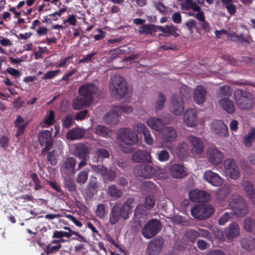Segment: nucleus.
Returning a JSON list of instances; mask_svg holds the SVG:
<instances>
[{
	"label": "nucleus",
	"instance_id": "20e7f679",
	"mask_svg": "<svg viewBox=\"0 0 255 255\" xmlns=\"http://www.w3.org/2000/svg\"><path fill=\"white\" fill-rule=\"evenodd\" d=\"M190 92L189 88L184 85L180 88L179 93L173 95L170 106V110L173 114L176 116L182 114L184 110V100Z\"/></svg>",
	"mask_w": 255,
	"mask_h": 255
},
{
	"label": "nucleus",
	"instance_id": "423d86ee",
	"mask_svg": "<svg viewBox=\"0 0 255 255\" xmlns=\"http://www.w3.org/2000/svg\"><path fill=\"white\" fill-rule=\"evenodd\" d=\"M111 95L117 98L124 97L128 92V87L123 77L119 75L113 76L109 83Z\"/></svg>",
	"mask_w": 255,
	"mask_h": 255
},
{
	"label": "nucleus",
	"instance_id": "6e6d98bb",
	"mask_svg": "<svg viewBox=\"0 0 255 255\" xmlns=\"http://www.w3.org/2000/svg\"><path fill=\"white\" fill-rule=\"evenodd\" d=\"M185 237L191 242H194L198 238V234L197 231L193 230H188L185 234Z\"/></svg>",
	"mask_w": 255,
	"mask_h": 255
},
{
	"label": "nucleus",
	"instance_id": "864d4df0",
	"mask_svg": "<svg viewBox=\"0 0 255 255\" xmlns=\"http://www.w3.org/2000/svg\"><path fill=\"white\" fill-rule=\"evenodd\" d=\"M106 207L104 204H100L97 206L96 214L98 217L103 218L106 214Z\"/></svg>",
	"mask_w": 255,
	"mask_h": 255
},
{
	"label": "nucleus",
	"instance_id": "4468645a",
	"mask_svg": "<svg viewBox=\"0 0 255 255\" xmlns=\"http://www.w3.org/2000/svg\"><path fill=\"white\" fill-rule=\"evenodd\" d=\"M207 158L210 163L218 165L222 163L224 156L222 152L217 148L210 147L207 150Z\"/></svg>",
	"mask_w": 255,
	"mask_h": 255
},
{
	"label": "nucleus",
	"instance_id": "c85d7f7f",
	"mask_svg": "<svg viewBox=\"0 0 255 255\" xmlns=\"http://www.w3.org/2000/svg\"><path fill=\"white\" fill-rule=\"evenodd\" d=\"M99 187V184L97 179L92 176L87 184L86 189V194L90 197H92L94 194H96L97 190Z\"/></svg>",
	"mask_w": 255,
	"mask_h": 255
},
{
	"label": "nucleus",
	"instance_id": "052dcab7",
	"mask_svg": "<svg viewBox=\"0 0 255 255\" xmlns=\"http://www.w3.org/2000/svg\"><path fill=\"white\" fill-rule=\"evenodd\" d=\"M177 30L178 29L173 24L166 25L165 32H167L174 37H177L179 36V34L177 32Z\"/></svg>",
	"mask_w": 255,
	"mask_h": 255
},
{
	"label": "nucleus",
	"instance_id": "5fc2aeb1",
	"mask_svg": "<svg viewBox=\"0 0 255 255\" xmlns=\"http://www.w3.org/2000/svg\"><path fill=\"white\" fill-rule=\"evenodd\" d=\"M133 128L137 132L142 133V134L148 129L145 125L140 122L135 123L133 125Z\"/></svg>",
	"mask_w": 255,
	"mask_h": 255
},
{
	"label": "nucleus",
	"instance_id": "a18cd8bd",
	"mask_svg": "<svg viewBox=\"0 0 255 255\" xmlns=\"http://www.w3.org/2000/svg\"><path fill=\"white\" fill-rule=\"evenodd\" d=\"M108 192L109 194L114 198H120L122 195V191L113 185L108 187Z\"/></svg>",
	"mask_w": 255,
	"mask_h": 255
},
{
	"label": "nucleus",
	"instance_id": "13d9d810",
	"mask_svg": "<svg viewBox=\"0 0 255 255\" xmlns=\"http://www.w3.org/2000/svg\"><path fill=\"white\" fill-rule=\"evenodd\" d=\"M116 107L118 109L120 115L123 114H130L133 112V108L129 106Z\"/></svg>",
	"mask_w": 255,
	"mask_h": 255
},
{
	"label": "nucleus",
	"instance_id": "8fccbe9b",
	"mask_svg": "<svg viewBox=\"0 0 255 255\" xmlns=\"http://www.w3.org/2000/svg\"><path fill=\"white\" fill-rule=\"evenodd\" d=\"M171 221L174 224L183 226L187 225L188 221L180 215H175L170 218Z\"/></svg>",
	"mask_w": 255,
	"mask_h": 255
},
{
	"label": "nucleus",
	"instance_id": "9d476101",
	"mask_svg": "<svg viewBox=\"0 0 255 255\" xmlns=\"http://www.w3.org/2000/svg\"><path fill=\"white\" fill-rule=\"evenodd\" d=\"M171 121L172 118L170 117H164L162 119L152 117L148 119L146 123L152 129L161 132L164 126L169 124Z\"/></svg>",
	"mask_w": 255,
	"mask_h": 255
},
{
	"label": "nucleus",
	"instance_id": "412c9836",
	"mask_svg": "<svg viewBox=\"0 0 255 255\" xmlns=\"http://www.w3.org/2000/svg\"><path fill=\"white\" fill-rule=\"evenodd\" d=\"M163 245L162 239H156L151 241L147 246V252L149 255H157L159 254Z\"/></svg>",
	"mask_w": 255,
	"mask_h": 255
},
{
	"label": "nucleus",
	"instance_id": "39448f33",
	"mask_svg": "<svg viewBox=\"0 0 255 255\" xmlns=\"http://www.w3.org/2000/svg\"><path fill=\"white\" fill-rule=\"evenodd\" d=\"M237 107L242 110L249 111L254 106V97L249 92L243 89L236 90L234 93Z\"/></svg>",
	"mask_w": 255,
	"mask_h": 255
},
{
	"label": "nucleus",
	"instance_id": "f3484780",
	"mask_svg": "<svg viewBox=\"0 0 255 255\" xmlns=\"http://www.w3.org/2000/svg\"><path fill=\"white\" fill-rule=\"evenodd\" d=\"M203 179L214 186H220L223 182L222 177L217 173L211 170H207L203 174Z\"/></svg>",
	"mask_w": 255,
	"mask_h": 255
},
{
	"label": "nucleus",
	"instance_id": "0e129e2a",
	"mask_svg": "<svg viewBox=\"0 0 255 255\" xmlns=\"http://www.w3.org/2000/svg\"><path fill=\"white\" fill-rule=\"evenodd\" d=\"M197 232L198 234V237H201L208 239L211 238V234L207 230L198 228Z\"/></svg>",
	"mask_w": 255,
	"mask_h": 255
},
{
	"label": "nucleus",
	"instance_id": "680f3d73",
	"mask_svg": "<svg viewBox=\"0 0 255 255\" xmlns=\"http://www.w3.org/2000/svg\"><path fill=\"white\" fill-rule=\"evenodd\" d=\"M145 204L146 209L149 210L152 208L155 204V199L153 196H147L145 200Z\"/></svg>",
	"mask_w": 255,
	"mask_h": 255
},
{
	"label": "nucleus",
	"instance_id": "f257e3e1",
	"mask_svg": "<svg viewBox=\"0 0 255 255\" xmlns=\"http://www.w3.org/2000/svg\"><path fill=\"white\" fill-rule=\"evenodd\" d=\"M134 206V200L132 198L128 199L123 204H115L111 209L109 216V221L112 225L118 222L120 218L127 220Z\"/></svg>",
	"mask_w": 255,
	"mask_h": 255
},
{
	"label": "nucleus",
	"instance_id": "6e6552de",
	"mask_svg": "<svg viewBox=\"0 0 255 255\" xmlns=\"http://www.w3.org/2000/svg\"><path fill=\"white\" fill-rule=\"evenodd\" d=\"M161 229L159 220L151 219L149 220L142 229L143 236L147 239H150L155 236Z\"/></svg>",
	"mask_w": 255,
	"mask_h": 255
},
{
	"label": "nucleus",
	"instance_id": "c9c22d12",
	"mask_svg": "<svg viewBox=\"0 0 255 255\" xmlns=\"http://www.w3.org/2000/svg\"><path fill=\"white\" fill-rule=\"evenodd\" d=\"M181 8L183 9L189 10L192 9L193 11H198L200 9V6L193 0H185V1L181 3Z\"/></svg>",
	"mask_w": 255,
	"mask_h": 255
},
{
	"label": "nucleus",
	"instance_id": "a211bd4d",
	"mask_svg": "<svg viewBox=\"0 0 255 255\" xmlns=\"http://www.w3.org/2000/svg\"><path fill=\"white\" fill-rule=\"evenodd\" d=\"M212 129L215 133L220 137H227L229 132L227 125L221 120L214 121L211 125Z\"/></svg>",
	"mask_w": 255,
	"mask_h": 255
},
{
	"label": "nucleus",
	"instance_id": "603ef678",
	"mask_svg": "<svg viewBox=\"0 0 255 255\" xmlns=\"http://www.w3.org/2000/svg\"><path fill=\"white\" fill-rule=\"evenodd\" d=\"M65 187L69 191H75L76 190V186L73 179L68 178L65 179Z\"/></svg>",
	"mask_w": 255,
	"mask_h": 255
},
{
	"label": "nucleus",
	"instance_id": "9b49d317",
	"mask_svg": "<svg viewBox=\"0 0 255 255\" xmlns=\"http://www.w3.org/2000/svg\"><path fill=\"white\" fill-rule=\"evenodd\" d=\"M187 140L191 146V152L194 156H199L204 151V145L202 140L193 135H189Z\"/></svg>",
	"mask_w": 255,
	"mask_h": 255
},
{
	"label": "nucleus",
	"instance_id": "2f4dec72",
	"mask_svg": "<svg viewBox=\"0 0 255 255\" xmlns=\"http://www.w3.org/2000/svg\"><path fill=\"white\" fill-rule=\"evenodd\" d=\"M91 103L88 98L85 99L79 95L73 100L72 107L75 110H80L83 107L89 106Z\"/></svg>",
	"mask_w": 255,
	"mask_h": 255
},
{
	"label": "nucleus",
	"instance_id": "6ab92c4d",
	"mask_svg": "<svg viewBox=\"0 0 255 255\" xmlns=\"http://www.w3.org/2000/svg\"><path fill=\"white\" fill-rule=\"evenodd\" d=\"M169 172L174 178L180 179L186 176L188 174V170L182 165L175 163L170 166Z\"/></svg>",
	"mask_w": 255,
	"mask_h": 255
},
{
	"label": "nucleus",
	"instance_id": "f03ea898",
	"mask_svg": "<svg viewBox=\"0 0 255 255\" xmlns=\"http://www.w3.org/2000/svg\"><path fill=\"white\" fill-rule=\"evenodd\" d=\"M117 139L125 143L120 145V149L125 153H131L133 151L131 145L136 142L138 136L130 128H122L118 131Z\"/></svg>",
	"mask_w": 255,
	"mask_h": 255
},
{
	"label": "nucleus",
	"instance_id": "49530a36",
	"mask_svg": "<svg viewBox=\"0 0 255 255\" xmlns=\"http://www.w3.org/2000/svg\"><path fill=\"white\" fill-rule=\"evenodd\" d=\"M90 166L92 171L97 174L104 176L106 175L107 168L102 165H95L90 164Z\"/></svg>",
	"mask_w": 255,
	"mask_h": 255
},
{
	"label": "nucleus",
	"instance_id": "09e8293b",
	"mask_svg": "<svg viewBox=\"0 0 255 255\" xmlns=\"http://www.w3.org/2000/svg\"><path fill=\"white\" fill-rule=\"evenodd\" d=\"M156 155L158 160L160 162H166L168 161L170 158L168 152L165 149L158 151L156 153Z\"/></svg>",
	"mask_w": 255,
	"mask_h": 255
},
{
	"label": "nucleus",
	"instance_id": "a878e982",
	"mask_svg": "<svg viewBox=\"0 0 255 255\" xmlns=\"http://www.w3.org/2000/svg\"><path fill=\"white\" fill-rule=\"evenodd\" d=\"M217 104L229 114L234 113L235 107L233 102L230 98L221 99L217 100Z\"/></svg>",
	"mask_w": 255,
	"mask_h": 255
},
{
	"label": "nucleus",
	"instance_id": "4be33fe9",
	"mask_svg": "<svg viewBox=\"0 0 255 255\" xmlns=\"http://www.w3.org/2000/svg\"><path fill=\"white\" fill-rule=\"evenodd\" d=\"M120 114L117 107H113L105 116L104 120L108 124L117 125L120 121Z\"/></svg>",
	"mask_w": 255,
	"mask_h": 255
},
{
	"label": "nucleus",
	"instance_id": "de8ad7c7",
	"mask_svg": "<svg viewBox=\"0 0 255 255\" xmlns=\"http://www.w3.org/2000/svg\"><path fill=\"white\" fill-rule=\"evenodd\" d=\"M242 185L247 195L255 190L253 184L248 180L244 181L242 183Z\"/></svg>",
	"mask_w": 255,
	"mask_h": 255
},
{
	"label": "nucleus",
	"instance_id": "72a5a7b5",
	"mask_svg": "<svg viewBox=\"0 0 255 255\" xmlns=\"http://www.w3.org/2000/svg\"><path fill=\"white\" fill-rule=\"evenodd\" d=\"M232 91L230 86L224 85L220 88L216 92V99L220 100L226 98H230L232 95Z\"/></svg>",
	"mask_w": 255,
	"mask_h": 255
},
{
	"label": "nucleus",
	"instance_id": "b1692460",
	"mask_svg": "<svg viewBox=\"0 0 255 255\" xmlns=\"http://www.w3.org/2000/svg\"><path fill=\"white\" fill-rule=\"evenodd\" d=\"M134 171L138 176L144 178H148L153 175V169L149 165L142 164L136 166Z\"/></svg>",
	"mask_w": 255,
	"mask_h": 255
},
{
	"label": "nucleus",
	"instance_id": "69168bd1",
	"mask_svg": "<svg viewBox=\"0 0 255 255\" xmlns=\"http://www.w3.org/2000/svg\"><path fill=\"white\" fill-rule=\"evenodd\" d=\"M143 135L145 143L148 145H152L154 140L149 129L146 130Z\"/></svg>",
	"mask_w": 255,
	"mask_h": 255
},
{
	"label": "nucleus",
	"instance_id": "58836bf2",
	"mask_svg": "<svg viewBox=\"0 0 255 255\" xmlns=\"http://www.w3.org/2000/svg\"><path fill=\"white\" fill-rule=\"evenodd\" d=\"M148 209H146L145 206H143L142 204H139L138 205L134 211V216L136 218L140 219L143 218L144 219L148 213L147 210Z\"/></svg>",
	"mask_w": 255,
	"mask_h": 255
},
{
	"label": "nucleus",
	"instance_id": "ea45409f",
	"mask_svg": "<svg viewBox=\"0 0 255 255\" xmlns=\"http://www.w3.org/2000/svg\"><path fill=\"white\" fill-rule=\"evenodd\" d=\"M138 32L141 34H152L156 32L155 25L153 24H144L140 26Z\"/></svg>",
	"mask_w": 255,
	"mask_h": 255
},
{
	"label": "nucleus",
	"instance_id": "393cba45",
	"mask_svg": "<svg viewBox=\"0 0 255 255\" xmlns=\"http://www.w3.org/2000/svg\"><path fill=\"white\" fill-rule=\"evenodd\" d=\"M89 149L83 143H79L75 145L74 154L78 157L87 160L89 158Z\"/></svg>",
	"mask_w": 255,
	"mask_h": 255
},
{
	"label": "nucleus",
	"instance_id": "e2e57ef3",
	"mask_svg": "<svg viewBox=\"0 0 255 255\" xmlns=\"http://www.w3.org/2000/svg\"><path fill=\"white\" fill-rule=\"evenodd\" d=\"M231 213L226 212L219 219L218 222L220 225H224L232 217Z\"/></svg>",
	"mask_w": 255,
	"mask_h": 255
},
{
	"label": "nucleus",
	"instance_id": "c756f323",
	"mask_svg": "<svg viewBox=\"0 0 255 255\" xmlns=\"http://www.w3.org/2000/svg\"><path fill=\"white\" fill-rule=\"evenodd\" d=\"M14 127L17 129L15 135L18 137L24 133L28 123L24 122V119L20 115H17L14 121Z\"/></svg>",
	"mask_w": 255,
	"mask_h": 255
},
{
	"label": "nucleus",
	"instance_id": "c03bdc74",
	"mask_svg": "<svg viewBox=\"0 0 255 255\" xmlns=\"http://www.w3.org/2000/svg\"><path fill=\"white\" fill-rule=\"evenodd\" d=\"M255 140V128H253L245 136L244 142L246 146H250L252 142Z\"/></svg>",
	"mask_w": 255,
	"mask_h": 255
},
{
	"label": "nucleus",
	"instance_id": "7ed1b4c3",
	"mask_svg": "<svg viewBox=\"0 0 255 255\" xmlns=\"http://www.w3.org/2000/svg\"><path fill=\"white\" fill-rule=\"evenodd\" d=\"M228 206L237 217H244L249 212L245 199L239 194H233L228 199Z\"/></svg>",
	"mask_w": 255,
	"mask_h": 255
},
{
	"label": "nucleus",
	"instance_id": "338daca9",
	"mask_svg": "<svg viewBox=\"0 0 255 255\" xmlns=\"http://www.w3.org/2000/svg\"><path fill=\"white\" fill-rule=\"evenodd\" d=\"M73 123V118L71 115L67 116L62 122L63 126L66 128H70Z\"/></svg>",
	"mask_w": 255,
	"mask_h": 255
},
{
	"label": "nucleus",
	"instance_id": "3c124183",
	"mask_svg": "<svg viewBox=\"0 0 255 255\" xmlns=\"http://www.w3.org/2000/svg\"><path fill=\"white\" fill-rule=\"evenodd\" d=\"M63 229L65 230L70 231L71 233V237L72 235H75L77 238H74V240H76L79 241L80 242H86V239L81 234H80L78 232L72 231L69 227H64Z\"/></svg>",
	"mask_w": 255,
	"mask_h": 255
},
{
	"label": "nucleus",
	"instance_id": "7c9ffc66",
	"mask_svg": "<svg viewBox=\"0 0 255 255\" xmlns=\"http://www.w3.org/2000/svg\"><path fill=\"white\" fill-rule=\"evenodd\" d=\"M85 133V130L80 128H75L70 130L66 134L69 140H76L82 138Z\"/></svg>",
	"mask_w": 255,
	"mask_h": 255
},
{
	"label": "nucleus",
	"instance_id": "a19ab883",
	"mask_svg": "<svg viewBox=\"0 0 255 255\" xmlns=\"http://www.w3.org/2000/svg\"><path fill=\"white\" fill-rule=\"evenodd\" d=\"M165 102L166 99L164 95L161 93H159L154 103V108L155 110L158 111L162 110L164 106Z\"/></svg>",
	"mask_w": 255,
	"mask_h": 255
},
{
	"label": "nucleus",
	"instance_id": "2eb2a0df",
	"mask_svg": "<svg viewBox=\"0 0 255 255\" xmlns=\"http://www.w3.org/2000/svg\"><path fill=\"white\" fill-rule=\"evenodd\" d=\"M98 91L97 87L93 84L83 85L80 87L78 92L80 96L85 99L88 98L89 101L92 103L93 95Z\"/></svg>",
	"mask_w": 255,
	"mask_h": 255
},
{
	"label": "nucleus",
	"instance_id": "f704fd0d",
	"mask_svg": "<svg viewBox=\"0 0 255 255\" xmlns=\"http://www.w3.org/2000/svg\"><path fill=\"white\" fill-rule=\"evenodd\" d=\"M75 163V160L72 157L68 158L66 160L63 165V169L67 174H69L74 172Z\"/></svg>",
	"mask_w": 255,
	"mask_h": 255
},
{
	"label": "nucleus",
	"instance_id": "e433bc0d",
	"mask_svg": "<svg viewBox=\"0 0 255 255\" xmlns=\"http://www.w3.org/2000/svg\"><path fill=\"white\" fill-rule=\"evenodd\" d=\"M95 132L100 136L107 137L110 135L111 130L104 125H99L96 126Z\"/></svg>",
	"mask_w": 255,
	"mask_h": 255
},
{
	"label": "nucleus",
	"instance_id": "cd10ccee",
	"mask_svg": "<svg viewBox=\"0 0 255 255\" xmlns=\"http://www.w3.org/2000/svg\"><path fill=\"white\" fill-rule=\"evenodd\" d=\"M162 131L163 139L165 142H172L175 140L177 137V131L171 127L164 128Z\"/></svg>",
	"mask_w": 255,
	"mask_h": 255
},
{
	"label": "nucleus",
	"instance_id": "0eeeda50",
	"mask_svg": "<svg viewBox=\"0 0 255 255\" xmlns=\"http://www.w3.org/2000/svg\"><path fill=\"white\" fill-rule=\"evenodd\" d=\"M214 211L213 207L209 205H196L190 210L191 215L195 219L200 220L209 218Z\"/></svg>",
	"mask_w": 255,
	"mask_h": 255
},
{
	"label": "nucleus",
	"instance_id": "4c0bfd02",
	"mask_svg": "<svg viewBox=\"0 0 255 255\" xmlns=\"http://www.w3.org/2000/svg\"><path fill=\"white\" fill-rule=\"evenodd\" d=\"M230 189L227 187H223L217 190L216 198L220 202L224 201L230 194Z\"/></svg>",
	"mask_w": 255,
	"mask_h": 255
},
{
	"label": "nucleus",
	"instance_id": "5701e85b",
	"mask_svg": "<svg viewBox=\"0 0 255 255\" xmlns=\"http://www.w3.org/2000/svg\"><path fill=\"white\" fill-rule=\"evenodd\" d=\"M207 91L202 86H197L193 91V98L194 102L198 105L203 104L206 101Z\"/></svg>",
	"mask_w": 255,
	"mask_h": 255
},
{
	"label": "nucleus",
	"instance_id": "1a4fd4ad",
	"mask_svg": "<svg viewBox=\"0 0 255 255\" xmlns=\"http://www.w3.org/2000/svg\"><path fill=\"white\" fill-rule=\"evenodd\" d=\"M224 169L226 176L232 179L237 180L240 176L239 168L233 159L227 158L224 161Z\"/></svg>",
	"mask_w": 255,
	"mask_h": 255
},
{
	"label": "nucleus",
	"instance_id": "bb28decb",
	"mask_svg": "<svg viewBox=\"0 0 255 255\" xmlns=\"http://www.w3.org/2000/svg\"><path fill=\"white\" fill-rule=\"evenodd\" d=\"M240 234V229L239 225L233 222L230 224L225 230V235L229 239H233L238 237Z\"/></svg>",
	"mask_w": 255,
	"mask_h": 255
},
{
	"label": "nucleus",
	"instance_id": "bf43d9fd",
	"mask_svg": "<svg viewBox=\"0 0 255 255\" xmlns=\"http://www.w3.org/2000/svg\"><path fill=\"white\" fill-rule=\"evenodd\" d=\"M9 137L8 136L2 135L0 137V145L1 148L6 149L9 146Z\"/></svg>",
	"mask_w": 255,
	"mask_h": 255
},
{
	"label": "nucleus",
	"instance_id": "ddd939ff",
	"mask_svg": "<svg viewBox=\"0 0 255 255\" xmlns=\"http://www.w3.org/2000/svg\"><path fill=\"white\" fill-rule=\"evenodd\" d=\"M189 197L194 202H206L210 200V195L204 190H200L197 189L189 191Z\"/></svg>",
	"mask_w": 255,
	"mask_h": 255
},
{
	"label": "nucleus",
	"instance_id": "dca6fc26",
	"mask_svg": "<svg viewBox=\"0 0 255 255\" xmlns=\"http://www.w3.org/2000/svg\"><path fill=\"white\" fill-rule=\"evenodd\" d=\"M39 142L41 146H45L42 150V153L51 148V132L48 130H42L38 135Z\"/></svg>",
	"mask_w": 255,
	"mask_h": 255
},
{
	"label": "nucleus",
	"instance_id": "774afa93",
	"mask_svg": "<svg viewBox=\"0 0 255 255\" xmlns=\"http://www.w3.org/2000/svg\"><path fill=\"white\" fill-rule=\"evenodd\" d=\"M47 160L52 165H55L57 164L56 155L54 151L49 152L47 156Z\"/></svg>",
	"mask_w": 255,
	"mask_h": 255
},
{
	"label": "nucleus",
	"instance_id": "37998d69",
	"mask_svg": "<svg viewBox=\"0 0 255 255\" xmlns=\"http://www.w3.org/2000/svg\"><path fill=\"white\" fill-rule=\"evenodd\" d=\"M88 176V172L83 170L79 172L76 176V181L80 185L86 183Z\"/></svg>",
	"mask_w": 255,
	"mask_h": 255
},
{
	"label": "nucleus",
	"instance_id": "473e14b6",
	"mask_svg": "<svg viewBox=\"0 0 255 255\" xmlns=\"http://www.w3.org/2000/svg\"><path fill=\"white\" fill-rule=\"evenodd\" d=\"M243 248L249 251H252L255 249V239L254 238L248 236L242 239L241 241Z\"/></svg>",
	"mask_w": 255,
	"mask_h": 255
},
{
	"label": "nucleus",
	"instance_id": "4d7b16f0",
	"mask_svg": "<svg viewBox=\"0 0 255 255\" xmlns=\"http://www.w3.org/2000/svg\"><path fill=\"white\" fill-rule=\"evenodd\" d=\"M63 237H66L68 238L71 237V233H70V231H68V232H66L64 231H55L52 235V238L53 239H62Z\"/></svg>",
	"mask_w": 255,
	"mask_h": 255
},
{
	"label": "nucleus",
	"instance_id": "79ce46f5",
	"mask_svg": "<svg viewBox=\"0 0 255 255\" xmlns=\"http://www.w3.org/2000/svg\"><path fill=\"white\" fill-rule=\"evenodd\" d=\"M109 156V152L105 149L100 148L98 149L96 153V156L92 158V160L93 162H97L98 161V158H105Z\"/></svg>",
	"mask_w": 255,
	"mask_h": 255
},
{
	"label": "nucleus",
	"instance_id": "aec40b11",
	"mask_svg": "<svg viewBox=\"0 0 255 255\" xmlns=\"http://www.w3.org/2000/svg\"><path fill=\"white\" fill-rule=\"evenodd\" d=\"M184 123L189 127L196 126L197 121V112L193 109H187L183 115Z\"/></svg>",
	"mask_w": 255,
	"mask_h": 255
},
{
	"label": "nucleus",
	"instance_id": "f8f14e48",
	"mask_svg": "<svg viewBox=\"0 0 255 255\" xmlns=\"http://www.w3.org/2000/svg\"><path fill=\"white\" fill-rule=\"evenodd\" d=\"M131 159L135 163H151L152 162L150 153L144 149L135 151L132 153Z\"/></svg>",
	"mask_w": 255,
	"mask_h": 255
}]
</instances>
